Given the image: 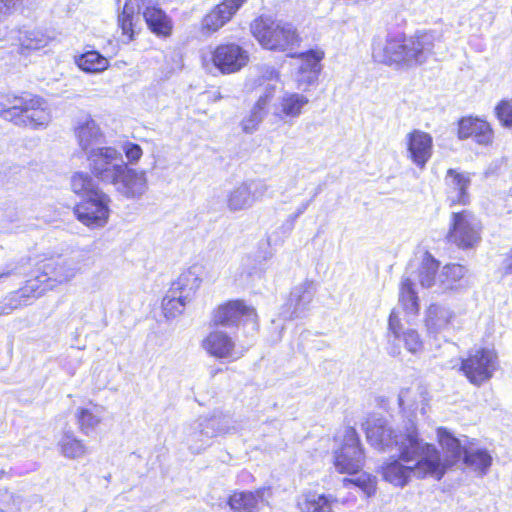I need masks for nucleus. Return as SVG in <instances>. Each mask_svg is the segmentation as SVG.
<instances>
[{
  "label": "nucleus",
  "mask_w": 512,
  "mask_h": 512,
  "mask_svg": "<svg viewBox=\"0 0 512 512\" xmlns=\"http://www.w3.org/2000/svg\"><path fill=\"white\" fill-rule=\"evenodd\" d=\"M399 445V460H392L382 466L383 478L399 487L408 484L411 476L424 478L428 475L440 480L445 474V467L440 461V452L435 446L424 443L414 430L408 432Z\"/></svg>",
  "instance_id": "nucleus-1"
},
{
  "label": "nucleus",
  "mask_w": 512,
  "mask_h": 512,
  "mask_svg": "<svg viewBox=\"0 0 512 512\" xmlns=\"http://www.w3.org/2000/svg\"><path fill=\"white\" fill-rule=\"evenodd\" d=\"M440 35L434 31L417 32L406 37L401 32L387 33L385 38L377 37L372 44V57L376 62L399 67H416L424 64L433 54Z\"/></svg>",
  "instance_id": "nucleus-2"
},
{
  "label": "nucleus",
  "mask_w": 512,
  "mask_h": 512,
  "mask_svg": "<svg viewBox=\"0 0 512 512\" xmlns=\"http://www.w3.org/2000/svg\"><path fill=\"white\" fill-rule=\"evenodd\" d=\"M0 117L32 129H44L52 120L47 101L27 92L20 95L0 93Z\"/></svg>",
  "instance_id": "nucleus-3"
},
{
  "label": "nucleus",
  "mask_w": 512,
  "mask_h": 512,
  "mask_svg": "<svg viewBox=\"0 0 512 512\" xmlns=\"http://www.w3.org/2000/svg\"><path fill=\"white\" fill-rule=\"evenodd\" d=\"M80 269L79 256H57L46 259L38 267L40 274L34 279H29L18 294L20 297H39L54 284H61L74 278Z\"/></svg>",
  "instance_id": "nucleus-4"
},
{
  "label": "nucleus",
  "mask_w": 512,
  "mask_h": 512,
  "mask_svg": "<svg viewBox=\"0 0 512 512\" xmlns=\"http://www.w3.org/2000/svg\"><path fill=\"white\" fill-rule=\"evenodd\" d=\"M252 35L268 50L287 51L300 42L296 28L288 22L260 16L250 25Z\"/></svg>",
  "instance_id": "nucleus-5"
},
{
  "label": "nucleus",
  "mask_w": 512,
  "mask_h": 512,
  "mask_svg": "<svg viewBox=\"0 0 512 512\" xmlns=\"http://www.w3.org/2000/svg\"><path fill=\"white\" fill-rule=\"evenodd\" d=\"M235 430L234 422L228 415L200 417L186 429V442L192 453L199 454L211 445L213 438Z\"/></svg>",
  "instance_id": "nucleus-6"
},
{
  "label": "nucleus",
  "mask_w": 512,
  "mask_h": 512,
  "mask_svg": "<svg viewBox=\"0 0 512 512\" xmlns=\"http://www.w3.org/2000/svg\"><path fill=\"white\" fill-rule=\"evenodd\" d=\"M481 230V222L471 211L453 212L447 239L463 250L474 249L481 241Z\"/></svg>",
  "instance_id": "nucleus-7"
},
{
  "label": "nucleus",
  "mask_w": 512,
  "mask_h": 512,
  "mask_svg": "<svg viewBox=\"0 0 512 512\" xmlns=\"http://www.w3.org/2000/svg\"><path fill=\"white\" fill-rule=\"evenodd\" d=\"M91 173L101 182L109 184L125 169L122 154L114 147L104 146L86 157Z\"/></svg>",
  "instance_id": "nucleus-8"
},
{
  "label": "nucleus",
  "mask_w": 512,
  "mask_h": 512,
  "mask_svg": "<svg viewBox=\"0 0 512 512\" xmlns=\"http://www.w3.org/2000/svg\"><path fill=\"white\" fill-rule=\"evenodd\" d=\"M498 366L497 354L493 350L482 348L462 360L461 370L470 383L480 386L492 378Z\"/></svg>",
  "instance_id": "nucleus-9"
},
{
  "label": "nucleus",
  "mask_w": 512,
  "mask_h": 512,
  "mask_svg": "<svg viewBox=\"0 0 512 512\" xmlns=\"http://www.w3.org/2000/svg\"><path fill=\"white\" fill-rule=\"evenodd\" d=\"M334 464L340 473H357L363 466L364 454L356 430L347 427L341 447L334 453Z\"/></svg>",
  "instance_id": "nucleus-10"
},
{
  "label": "nucleus",
  "mask_w": 512,
  "mask_h": 512,
  "mask_svg": "<svg viewBox=\"0 0 512 512\" xmlns=\"http://www.w3.org/2000/svg\"><path fill=\"white\" fill-rule=\"evenodd\" d=\"M109 203L110 197L107 194L84 198L74 207V214L85 226L92 229L101 228L108 222Z\"/></svg>",
  "instance_id": "nucleus-11"
},
{
  "label": "nucleus",
  "mask_w": 512,
  "mask_h": 512,
  "mask_svg": "<svg viewBox=\"0 0 512 512\" xmlns=\"http://www.w3.org/2000/svg\"><path fill=\"white\" fill-rule=\"evenodd\" d=\"M269 192V186L264 180H248L235 187L227 196V206L236 212L252 207L261 201Z\"/></svg>",
  "instance_id": "nucleus-12"
},
{
  "label": "nucleus",
  "mask_w": 512,
  "mask_h": 512,
  "mask_svg": "<svg viewBox=\"0 0 512 512\" xmlns=\"http://www.w3.org/2000/svg\"><path fill=\"white\" fill-rule=\"evenodd\" d=\"M212 60L221 73L230 74L238 72L247 65L249 54L238 44H222L214 50Z\"/></svg>",
  "instance_id": "nucleus-13"
},
{
  "label": "nucleus",
  "mask_w": 512,
  "mask_h": 512,
  "mask_svg": "<svg viewBox=\"0 0 512 512\" xmlns=\"http://www.w3.org/2000/svg\"><path fill=\"white\" fill-rule=\"evenodd\" d=\"M314 294L315 284L313 281L306 280L295 286L288 301L282 307V317L288 320L302 317L312 302Z\"/></svg>",
  "instance_id": "nucleus-14"
},
{
  "label": "nucleus",
  "mask_w": 512,
  "mask_h": 512,
  "mask_svg": "<svg viewBox=\"0 0 512 512\" xmlns=\"http://www.w3.org/2000/svg\"><path fill=\"white\" fill-rule=\"evenodd\" d=\"M407 158L418 168L424 169L433 154L432 136L419 129H414L406 136Z\"/></svg>",
  "instance_id": "nucleus-15"
},
{
  "label": "nucleus",
  "mask_w": 512,
  "mask_h": 512,
  "mask_svg": "<svg viewBox=\"0 0 512 512\" xmlns=\"http://www.w3.org/2000/svg\"><path fill=\"white\" fill-rule=\"evenodd\" d=\"M120 175L109 184L113 185L117 192L126 198H139L147 190V179L145 171H137L125 164V169Z\"/></svg>",
  "instance_id": "nucleus-16"
},
{
  "label": "nucleus",
  "mask_w": 512,
  "mask_h": 512,
  "mask_svg": "<svg viewBox=\"0 0 512 512\" xmlns=\"http://www.w3.org/2000/svg\"><path fill=\"white\" fill-rule=\"evenodd\" d=\"M247 0H223L202 19V30L213 33L228 23Z\"/></svg>",
  "instance_id": "nucleus-17"
},
{
  "label": "nucleus",
  "mask_w": 512,
  "mask_h": 512,
  "mask_svg": "<svg viewBox=\"0 0 512 512\" xmlns=\"http://www.w3.org/2000/svg\"><path fill=\"white\" fill-rule=\"evenodd\" d=\"M458 138L473 139L479 145H490L493 142L494 133L490 124L480 118L464 117L458 122Z\"/></svg>",
  "instance_id": "nucleus-18"
},
{
  "label": "nucleus",
  "mask_w": 512,
  "mask_h": 512,
  "mask_svg": "<svg viewBox=\"0 0 512 512\" xmlns=\"http://www.w3.org/2000/svg\"><path fill=\"white\" fill-rule=\"evenodd\" d=\"M79 147L86 157L90 152L100 149L105 145V136L98 124L90 116L85 117L78 123L75 129Z\"/></svg>",
  "instance_id": "nucleus-19"
},
{
  "label": "nucleus",
  "mask_w": 512,
  "mask_h": 512,
  "mask_svg": "<svg viewBox=\"0 0 512 512\" xmlns=\"http://www.w3.org/2000/svg\"><path fill=\"white\" fill-rule=\"evenodd\" d=\"M202 348L212 357L217 359H237L235 342L221 330L211 331L203 340Z\"/></svg>",
  "instance_id": "nucleus-20"
},
{
  "label": "nucleus",
  "mask_w": 512,
  "mask_h": 512,
  "mask_svg": "<svg viewBox=\"0 0 512 512\" xmlns=\"http://www.w3.org/2000/svg\"><path fill=\"white\" fill-rule=\"evenodd\" d=\"M242 317L254 320L257 316L255 310L247 307L242 301H231L214 312L213 323L216 326L230 327L237 325Z\"/></svg>",
  "instance_id": "nucleus-21"
},
{
  "label": "nucleus",
  "mask_w": 512,
  "mask_h": 512,
  "mask_svg": "<svg viewBox=\"0 0 512 512\" xmlns=\"http://www.w3.org/2000/svg\"><path fill=\"white\" fill-rule=\"evenodd\" d=\"M203 272L204 268L202 265H192L182 272L177 280L171 284L172 292L180 293L184 298L191 301L196 291L200 288Z\"/></svg>",
  "instance_id": "nucleus-22"
},
{
  "label": "nucleus",
  "mask_w": 512,
  "mask_h": 512,
  "mask_svg": "<svg viewBox=\"0 0 512 512\" xmlns=\"http://www.w3.org/2000/svg\"><path fill=\"white\" fill-rule=\"evenodd\" d=\"M275 93V86L268 84L265 92L259 96L250 111V114L241 121L242 129L245 133H253L256 131L260 123L264 120L268 113V105Z\"/></svg>",
  "instance_id": "nucleus-23"
},
{
  "label": "nucleus",
  "mask_w": 512,
  "mask_h": 512,
  "mask_svg": "<svg viewBox=\"0 0 512 512\" xmlns=\"http://www.w3.org/2000/svg\"><path fill=\"white\" fill-rule=\"evenodd\" d=\"M145 22L152 33L167 38L172 34L173 21L167 13L155 5H147L143 11Z\"/></svg>",
  "instance_id": "nucleus-24"
},
{
  "label": "nucleus",
  "mask_w": 512,
  "mask_h": 512,
  "mask_svg": "<svg viewBox=\"0 0 512 512\" xmlns=\"http://www.w3.org/2000/svg\"><path fill=\"white\" fill-rule=\"evenodd\" d=\"M309 102V99L299 93L285 92L275 105L274 115L286 121L287 118H297L301 115L302 109Z\"/></svg>",
  "instance_id": "nucleus-25"
},
{
  "label": "nucleus",
  "mask_w": 512,
  "mask_h": 512,
  "mask_svg": "<svg viewBox=\"0 0 512 512\" xmlns=\"http://www.w3.org/2000/svg\"><path fill=\"white\" fill-rule=\"evenodd\" d=\"M447 179H450L448 182L450 189L448 199L451 205H467L470 201V196L467 192L471 184L469 174L459 173L455 169H449L447 171Z\"/></svg>",
  "instance_id": "nucleus-26"
},
{
  "label": "nucleus",
  "mask_w": 512,
  "mask_h": 512,
  "mask_svg": "<svg viewBox=\"0 0 512 512\" xmlns=\"http://www.w3.org/2000/svg\"><path fill=\"white\" fill-rule=\"evenodd\" d=\"M269 489L262 488L256 491L234 492L228 500V504L235 512H255L259 503L264 502L265 493Z\"/></svg>",
  "instance_id": "nucleus-27"
},
{
  "label": "nucleus",
  "mask_w": 512,
  "mask_h": 512,
  "mask_svg": "<svg viewBox=\"0 0 512 512\" xmlns=\"http://www.w3.org/2000/svg\"><path fill=\"white\" fill-rule=\"evenodd\" d=\"M455 317L454 312L442 304H431L426 312V327L430 332L438 333L446 329Z\"/></svg>",
  "instance_id": "nucleus-28"
},
{
  "label": "nucleus",
  "mask_w": 512,
  "mask_h": 512,
  "mask_svg": "<svg viewBox=\"0 0 512 512\" xmlns=\"http://www.w3.org/2000/svg\"><path fill=\"white\" fill-rule=\"evenodd\" d=\"M437 436L440 445L444 450H446L451 458V460L445 461H442L440 458V461L443 463L446 471L448 467L452 466L453 463L458 461L461 456L464 455V451L467 450V448L446 428H438Z\"/></svg>",
  "instance_id": "nucleus-29"
},
{
  "label": "nucleus",
  "mask_w": 512,
  "mask_h": 512,
  "mask_svg": "<svg viewBox=\"0 0 512 512\" xmlns=\"http://www.w3.org/2000/svg\"><path fill=\"white\" fill-rule=\"evenodd\" d=\"M71 188L74 193L84 198H95L96 196L105 195L95 184L91 175L86 172H76L71 177Z\"/></svg>",
  "instance_id": "nucleus-30"
},
{
  "label": "nucleus",
  "mask_w": 512,
  "mask_h": 512,
  "mask_svg": "<svg viewBox=\"0 0 512 512\" xmlns=\"http://www.w3.org/2000/svg\"><path fill=\"white\" fill-rule=\"evenodd\" d=\"M364 429L370 445L379 451L383 449V435L392 430L385 419L377 417L369 418Z\"/></svg>",
  "instance_id": "nucleus-31"
},
{
  "label": "nucleus",
  "mask_w": 512,
  "mask_h": 512,
  "mask_svg": "<svg viewBox=\"0 0 512 512\" xmlns=\"http://www.w3.org/2000/svg\"><path fill=\"white\" fill-rule=\"evenodd\" d=\"M414 282L406 274L400 283L399 302L408 314H417L419 311V298L414 288Z\"/></svg>",
  "instance_id": "nucleus-32"
},
{
  "label": "nucleus",
  "mask_w": 512,
  "mask_h": 512,
  "mask_svg": "<svg viewBox=\"0 0 512 512\" xmlns=\"http://www.w3.org/2000/svg\"><path fill=\"white\" fill-rule=\"evenodd\" d=\"M464 464L483 476L488 472L492 463V457L485 449H467L463 455Z\"/></svg>",
  "instance_id": "nucleus-33"
},
{
  "label": "nucleus",
  "mask_w": 512,
  "mask_h": 512,
  "mask_svg": "<svg viewBox=\"0 0 512 512\" xmlns=\"http://www.w3.org/2000/svg\"><path fill=\"white\" fill-rule=\"evenodd\" d=\"M58 446L61 454L69 459L81 458L87 453L84 443L72 431L64 432L58 442Z\"/></svg>",
  "instance_id": "nucleus-34"
},
{
  "label": "nucleus",
  "mask_w": 512,
  "mask_h": 512,
  "mask_svg": "<svg viewBox=\"0 0 512 512\" xmlns=\"http://www.w3.org/2000/svg\"><path fill=\"white\" fill-rule=\"evenodd\" d=\"M466 268L460 264H448L438 274V291L454 289L466 273Z\"/></svg>",
  "instance_id": "nucleus-35"
},
{
  "label": "nucleus",
  "mask_w": 512,
  "mask_h": 512,
  "mask_svg": "<svg viewBox=\"0 0 512 512\" xmlns=\"http://www.w3.org/2000/svg\"><path fill=\"white\" fill-rule=\"evenodd\" d=\"M53 38L41 30H20L18 40L23 50H39L46 47Z\"/></svg>",
  "instance_id": "nucleus-36"
},
{
  "label": "nucleus",
  "mask_w": 512,
  "mask_h": 512,
  "mask_svg": "<svg viewBox=\"0 0 512 512\" xmlns=\"http://www.w3.org/2000/svg\"><path fill=\"white\" fill-rule=\"evenodd\" d=\"M190 302L180 293H173L170 287L162 300V310L166 319H173L184 312L186 304Z\"/></svg>",
  "instance_id": "nucleus-37"
},
{
  "label": "nucleus",
  "mask_w": 512,
  "mask_h": 512,
  "mask_svg": "<svg viewBox=\"0 0 512 512\" xmlns=\"http://www.w3.org/2000/svg\"><path fill=\"white\" fill-rule=\"evenodd\" d=\"M438 267L439 262L431 256L426 257L418 270V279L422 287H435L438 291Z\"/></svg>",
  "instance_id": "nucleus-38"
},
{
  "label": "nucleus",
  "mask_w": 512,
  "mask_h": 512,
  "mask_svg": "<svg viewBox=\"0 0 512 512\" xmlns=\"http://www.w3.org/2000/svg\"><path fill=\"white\" fill-rule=\"evenodd\" d=\"M331 498L323 494L307 493L298 502L301 512H333Z\"/></svg>",
  "instance_id": "nucleus-39"
},
{
  "label": "nucleus",
  "mask_w": 512,
  "mask_h": 512,
  "mask_svg": "<svg viewBox=\"0 0 512 512\" xmlns=\"http://www.w3.org/2000/svg\"><path fill=\"white\" fill-rule=\"evenodd\" d=\"M140 11L139 0H126L122 12L118 16V25L123 35L128 36V40L133 39V18Z\"/></svg>",
  "instance_id": "nucleus-40"
},
{
  "label": "nucleus",
  "mask_w": 512,
  "mask_h": 512,
  "mask_svg": "<svg viewBox=\"0 0 512 512\" xmlns=\"http://www.w3.org/2000/svg\"><path fill=\"white\" fill-rule=\"evenodd\" d=\"M76 63L78 67L88 73H97L108 67V60L97 51H88L80 55Z\"/></svg>",
  "instance_id": "nucleus-41"
},
{
  "label": "nucleus",
  "mask_w": 512,
  "mask_h": 512,
  "mask_svg": "<svg viewBox=\"0 0 512 512\" xmlns=\"http://www.w3.org/2000/svg\"><path fill=\"white\" fill-rule=\"evenodd\" d=\"M80 431L89 436L101 422V414L98 410L79 408L75 414Z\"/></svg>",
  "instance_id": "nucleus-42"
},
{
  "label": "nucleus",
  "mask_w": 512,
  "mask_h": 512,
  "mask_svg": "<svg viewBox=\"0 0 512 512\" xmlns=\"http://www.w3.org/2000/svg\"><path fill=\"white\" fill-rule=\"evenodd\" d=\"M290 56L296 57V54H292ZM297 57L301 59V64L298 70H308V72L315 71L320 73V61L324 57V52L320 50H309L307 52L298 54Z\"/></svg>",
  "instance_id": "nucleus-43"
},
{
  "label": "nucleus",
  "mask_w": 512,
  "mask_h": 512,
  "mask_svg": "<svg viewBox=\"0 0 512 512\" xmlns=\"http://www.w3.org/2000/svg\"><path fill=\"white\" fill-rule=\"evenodd\" d=\"M347 483L358 487L367 497H371L376 491V480L369 474L361 473L358 476L347 479Z\"/></svg>",
  "instance_id": "nucleus-44"
},
{
  "label": "nucleus",
  "mask_w": 512,
  "mask_h": 512,
  "mask_svg": "<svg viewBox=\"0 0 512 512\" xmlns=\"http://www.w3.org/2000/svg\"><path fill=\"white\" fill-rule=\"evenodd\" d=\"M406 349L411 353H417L422 350L423 342L418 332L414 329H407L401 333Z\"/></svg>",
  "instance_id": "nucleus-45"
},
{
  "label": "nucleus",
  "mask_w": 512,
  "mask_h": 512,
  "mask_svg": "<svg viewBox=\"0 0 512 512\" xmlns=\"http://www.w3.org/2000/svg\"><path fill=\"white\" fill-rule=\"evenodd\" d=\"M495 113L502 126L512 128V100L499 102L495 107Z\"/></svg>",
  "instance_id": "nucleus-46"
},
{
  "label": "nucleus",
  "mask_w": 512,
  "mask_h": 512,
  "mask_svg": "<svg viewBox=\"0 0 512 512\" xmlns=\"http://www.w3.org/2000/svg\"><path fill=\"white\" fill-rule=\"evenodd\" d=\"M414 430L415 433H417L416 426L413 421H409V424L406 426V432L404 434H396L393 430H390L386 434L383 435V449L381 451H384L392 446H397L399 448V445L397 444V440H401L402 437H405L409 431Z\"/></svg>",
  "instance_id": "nucleus-47"
},
{
  "label": "nucleus",
  "mask_w": 512,
  "mask_h": 512,
  "mask_svg": "<svg viewBox=\"0 0 512 512\" xmlns=\"http://www.w3.org/2000/svg\"><path fill=\"white\" fill-rule=\"evenodd\" d=\"M122 150L128 160V163L132 165L138 163L143 155L140 145L129 141L122 145Z\"/></svg>",
  "instance_id": "nucleus-48"
},
{
  "label": "nucleus",
  "mask_w": 512,
  "mask_h": 512,
  "mask_svg": "<svg viewBox=\"0 0 512 512\" xmlns=\"http://www.w3.org/2000/svg\"><path fill=\"white\" fill-rule=\"evenodd\" d=\"M319 74L320 73L315 72V71L308 72V70L307 71L306 70H298V73H297L298 88L307 90L310 85L314 84L317 81Z\"/></svg>",
  "instance_id": "nucleus-49"
},
{
  "label": "nucleus",
  "mask_w": 512,
  "mask_h": 512,
  "mask_svg": "<svg viewBox=\"0 0 512 512\" xmlns=\"http://www.w3.org/2000/svg\"><path fill=\"white\" fill-rule=\"evenodd\" d=\"M16 2V0H0V22L12 13Z\"/></svg>",
  "instance_id": "nucleus-50"
},
{
  "label": "nucleus",
  "mask_w": 512,
  "mask_h": 512,
  "mask_svg": "<svg viewBox=\"0 0 512 512\" xmlns=\"http://www.w3.org/2000/svg\"><path fill=\"white\" fill-rule=\"evenodd\" d=\"M389 331L394 335L396 339H400L401 332H400V323L399 319L395 315L394 312H392L389 316L388 321Z\"/></svg>",
  "instance_id": "nucleus-51"
},
{
  "label": "nucleus",
  "mask_w": 512,
  "mask_h": 512,
  "mask_svg": "<svg viewBox=\"0 0 512 512\" xmlns=\"http://www.w3.org/2000/svg\"><path fill=\"white\" fill-rule=\"evenodd\" d=\"M17 271L18 267L12 263L7 264L4 268H0V281L4 278H8L13 274H16Z\"/></svg>",
  "instance_id": "nucleus-52"
},
{
  "label": "nucleus",
  "mask_w": 512,
  "mask_h": 512,
  "mask_svg": "<svg viewBox=\"0 0 512 512\" xmlns=\"http://www.w3.org/2000/svg\"><path fill=\"white\" fill-rule=\"evenodd\" d=\"M262 77L269 81L278 80L279 72L273 67H265L263 70Z\"/></svg>",
  "instance_id": "nucleus-53"
},
{
  "label": "nucleus",
  "mask_w": 512,
  "mask_h": 512,
  "mask_svg": "<svg viewBox=\"0 0 512 512\" xmlns=\"http://www.w3.org/2000/svg\"><path fill=\"white\" fill-rule=\"evenodd\" d=\"M310 205V201H307L305 203H302L298 208H297V211L296 213L291 216V219H292V222L297 219L300 215H302L306 210L307 208L309 207Z\"/></svg>",
  "instance_id": "nucleus-54"
},
{
  "label": "nucleus",
  "mask_w": 512,
  "mask_h": 512,
  "mask_svg": "<svg viewBox=\"0 0 512 512\" xmlns=\"http://www.w3.org/2000/svg\"><path fill=\"white\" fill-rule=\"evenodd\" d=\"M320 191H321V187L319 186V187L316 188L312 198L309 200L310 203L314 200V198L318 195V193H320Z\"/></svg>",
  "instance_id": "nucleus-55"
},
{
  "label": "nucleus",
  "mask_w": 512,
  "mask_h": 512,
  "mask_svg": "<svg viewBox=\"0 0 512 512\" xmlns=\"http://www.w3.org/2000/svg\"><path fill=\"white\" fill-rule=\"evenodd\" d=\"M403 397H404V391H401L399 396H398V402H399L400 406L403 405Z\"/></svg>",
  "instance_id": "nucleus-56"
},
{
  "label": "nucleus",
  "mask_w": 512,
  "mask_h": 512,
  "mask_svg": "<svg viewBox=\"0 0 512 512\" xmlns=\"http://www.w3.org/2000/svg\"><path fill=\"white\" fill-rule=\"evenodd\" d=\"M400 353V351L396 348H392V350L390 351V354L393 355V356H396Z\"/></svg>",
  "instance_id": "nucleus-57"
}]
</instances>
